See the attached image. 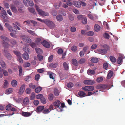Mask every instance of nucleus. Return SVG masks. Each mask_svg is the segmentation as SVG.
<instances>
[{"instance_id":"1","label":"nucleus","mask_w":125,"mask_h":125,"mask_svg":"<svg viewBox=\"0 0 125 125\" xmlns=\"http://www.w3.org/2000/svg\"><path fill=\"white\" fill-rule=\"evenodd\" d=\"M35 7L36 10L38 12V13L40 15L43 17L45 16H48L49 15V14L48 12H45L42 10L40 9L39 7L37 5H35Z\"/></svg>"},{"instance_id":"2","label":"nucleus","mask_w":125,"mask_h":125,"mask_svg":"<svg viewBox=\"0 0 125 125\" xmlns=\"http://www.w3.org/2000/svg\"><path fill=\"white\" fill-rule=\"evenodd\" d=\"M44 22L50 29H52L55 27L54 24L51 21L46 20L44 21Z\"/></svg>"},{"instance_id":"3","label":"nucleus","mask_w":125,"mask_h":125,"mask_svg":"<svg viewBox=\"0 0 125 125\" xmlns=\"http://www.w3.org/2000/svg\"><path fill=\"white\" fill-rule=\"evenodd\" d=\"M0 15L1 17L4 19L3 21L4 22H7L8 21V17L7 16L6 11L4 10L2 11L0 13Z\"/></svg>"},{"instance_id":"4","label":"nucleus","mask_w":125,"mask_h":125,"mask_svg":"<svg viewBox=\"0 0 125 125\" xmlns=\"http://www.w3.org/2000/svg\"><path fill=\"white\" fill-rule=\"evenodd\" d=\"M82 89L83 90L87 92L91 91L94 90V87L92 86H85L82 87Z\"/></svg>"},{"instance_id":"5","label":"nucleus","mask_w":125,"mask_h":125,"mask_svg":"<svg viewBox=\"0 0 125 125\" xmlns=\"http://www.w3.org/2000/svg\"><path fill=\"white\" fill-rule=\"evenodd\" d=\"M7 45L8 43L6 42H3V46L4 47V54L5 56L7 57L8 56V48Z\"/></svg>"},{"instance_id":"6","label":"nucleus","mask_w":125,"mask_h":125,"mask_svg":"<svg viewBox=\"0 0 125 125\" xmlns=\"http://www.w3.org/2000/svg\"><path fill=\"white\" fill-rule=\"evenodd\" d=\"M41 44L44 47L47 48H49L50 47V45L49 43L45 40H43L41 42Z\"/></svg>"},{"instance_id":"7","label":"nucleus","mask_w":125,"mask_h":125,"mask_svg":"<svg viewBox=\"0 0 125 125\" xmlns=\"http://www.w3.org/2000/svg\"><path fill=\"white\" fill-rule=\"evenodd\" d=\"M97 88L100 90L106 89H108L107 88V86L106 85L100 84L97 85L96 86Z\"/></svg>"},{"instance_id":"8","label":"nucleus","mask_w":125,"mask_h":125,"mask_svg":"<svg viewBox=\"0 0 125 125\" xmlns=\"http://www.w3.org/2000/svg\"><path fill=\"white\" fill-rule=\"evenodd\" d=\"M44 108V106H41L38 107L36 109L35 111L38 113H40L41 112H42Z\"/></svg>"},{"instance_id":"9","label":"nucleus","mask_w":125,"mask_h":125,"mask_svg":"<svg viewBox=\"0 0 125 125\" xmlns=\"http://www.w3.org/2000/svg\"><path fill=\"white\" fill-rule=\"evenodd\" d=\"M32 112H28L23 111L21 113V115L23 116L27 117L30 116L32 114Z\"/></svg>"},{"instance_id":"10","label":"nucleus","mask_w":125,"mask_h":125,"mask_svg":"<svg viewBox=\"0 0 125 125\" xmlns=\"http://www.w3.org/2000/svg\"><path fill=\"white\" fill-rule=\"evenodd\" d=\"M83 83L86 84L92 85L94 83V82L92 80H85L83 81Z\"/></svg>"},{"instance_id":"11","label":"nucleus","mask_w":125,"mask_h":125,"mask_svg":"<svg viewBox=\"0 0 125 125\" xmlns=\"http://www.w3.org/2000/svg\"><path fill=\"white\" fill-rule=\"evenodd\" d=\"M61 102L59 100L55 101L53 103V105L56 108H59L61 104Z\"/></svg>"},{"instance_id":"12","label":"nucleus","mask_w":125,"mask_h":125,"mask_svg":"<svg viewBox=\"0 0 125 125\" xmlns=\"http://www.w3.org/2000/svg\"><path fill=\"white\" fill-rule=\"evenodd\" d=\"M12 104H8V115H12L15 114L14 112H12L11 113L10 110L12 107Z\"/></svg>"},{"instance_id":"13","label":"nucleus","mask_w":125,"mask_h":125,"mask_svg":"<svg viewBox=\"0 0 125 125\" xmlns=\"http://www.w3.org/2000/svg\"><path fill=\"white\" fill-rule=\"evenodd\" d=\"M78 94L80 97H83L87 96L86 94L83 91H79L78 93Z\"/></svg>"},{"instance_id":"14","label":"nucleus","mask_w":125,"mask_h":125,"mask_svg":"<svg viewBox=\"0 0 125 125\" xmlns=\"http://www.w3.org/2000/svg\"><path fill=\"white\" fill-rule=\"evenodd\" d=\"M73 5L76 7L80 8L81 5V2L78 1H74L73 2Z\"/></svg>"},{"instance_id":"15","label":"nucleus","mask_w":125,"mask_h":125,"mask_svg":"<svg viewBox=\"0 0 125 125\" xmlns=\"http://www.w3.org/2000/svg\"><path fill=\"white\" fill-rule=\"evenodd\" d=\"M25 89V85H22L20 87L19 93L20 94H21L24 91Z\"/></svg>"},{"instance_id":"16","label":"nucleus","mask_w":125,"mask_h":125,"mask_svg":"<svg viewBox=\"0 0 125 125\" xmlns=\"http://www.w3.org/2000/svg\"><path fill=\"white\" fill-rule=\"evenodd\" d=\"M22 58L25 60H28L29 58V56L28 53L25 52L22 54Z\"/></svg>"},{"instance_id":"17","label":"nucleus","mask_w":125,"mask_h":125,"mask_svg":"<svg viewBox=\"0 0 125 125\" xmlns=\"http://www.w3.org/2000/svg\"><path fill=\"white\" fill-rule=\"evenodd\" d=\"M113 72L111 70L109 71L108 72L107 78V79H109L110 78L113 76Z\"/></svg>"},{"instance_id":"18","label":"nucleus","mask_w":125,"mask_h":125,"mask_svg":"<svg viewBox=\"0 0 125 125\" xmlns=\"http://www.w3.org/2000/svg\"><path fill=\"white\" fill-rule=\"evenodd\" d=\"M95 71L93 70H89L87 71V73L89 75H94L95 73Z\"/></svg>"},{"instance_id":"19","label":"nucleus","mask_w":125,"mask_h":125,"mask_svg":"<svg viewBox=\"0 0 125 125\" xmlns=\"http://www.w3.org/2000/svg\"><path fill=\"white\" fill-rule=\"evenodd\" d=\"M94 30L96 31H98L100 30V26L97 24H96L94 25Z\"/></svg>"},{"instance_id":"20","label":"nucleus","mask_w":125,"mask_h":125,"mask_svg":"<svg viewBox=\"0 0 125 125\" xmlns=\"http://www.w3.org/2000/svg\"><path fill=\"white\" fill-rule=\"evenodd\" d=\"M91 62L93 63H97L98 61V59L95 57H92L90 60Z\"/></svg>"},{"instance_id":"21","label":"nucleus","mask_w":125,"mask_h":125,"mask_svg":"<svg viewBox=\"0 0 125 125\" xmlns=\"http://www.w3.org/2000/svg\"><path fill=\"white\" fill-rule=\"evenodd\" d=\"M109 58L110 60L112 63H115L116 61V59L113 56H110Z\"/></svg>"},{"instance_id":"22","label":"nucleus","mask_w":125,"mask_h":125,"mask_svg":"<svg viewBox=\"0 0 125 125\" xmlns=\"http://www.w3.org/2000/svg\"><path fill=\"white\" fill-rule=\"evenodd\" d=\"M29 103V100L28 97L25 98L23 100V104L25 105L28 104Z\"/></svg>"},{"instance_id":"23","label":"nucleus","mask_w":125,"mask_h":125,"mask_svg":"<svg viewBox=\"0 0 125 125\" xmlns=\"http://www.w3.org/2000/svg\"><path fill=\"white\" fill-rule=\"evenodd\" d=\"M17 81L15 80H12L11 82V85L13 87H16L17 85Z\"/></svg>"},{"instance_id":"24","label":"nucleus","mask_w":125,"mask_h":125,"mask_svg":"<svg viewBox=\"0 0 125 125\" xmlns=\"http://www.w3.org/2000/svg\"><path fill=\"white\" fill-rule=\"evenodd\" d=\"M56 19L57 20L59 21H62L63 20V18L61 15H57L56 17Z\"/></svg>"},{"instance_id":"25","label":"nucleus","mask_w":125,"mask_h":125,"mask_svg":"<svg viewBox=\"0 0 125 125\" xmlns=\"http://www.w3.org/2000/svg\"><path fill=\"white\" fill-rule=\"evenodd\" d=\"M28 10L29 11L32 13H33L35 14H36V12L35 11V9L33 8L30 7L28 8Z\"/></svg>"},{"instance_id":"26","label":"nucleus","mask_w":125,"mask_h":125,"mask_svg":"<svg viewBox=\"0 0 125 125\" xmlns=\"http://www.w3.org/2000/svg\"><path fill=\"white\" fill-rule=\"evenodd\" d=\"M23 40L24 41L28 43H31V39L28 37H25L24 39H23Z\"/></svg>"},{"instance_id":"27","label":"nucleus","mask_w":125,"mask_h":125,"mask_svg":"<svg viewBox=\"0 0 125 125\" xmlns=\"http://www.w3.org/2000/svg\"><path fill=\"white\" fill-rule=\"evenodd\" d=\"M49 66L51 68H55L57 67V63H51L49 64Z\"/></svg>"},{"instance_id":"28","label":"nucleus","mask_w":125,"mask_h":125,"mask_svg":"<svg viewBox=\"0 0 125 125\" xmlns=\"http://www.w3.org/2000/svg\"><path fill=\"white\" fill-rule=\"evenodd\" d=\"M0 64L1 67L4 69L6 68V65L5 62L1 60L0 61Z\"/></svg>"},{"instance_id":"29","label":"nucleus","mask_w":125,"mask_h":125,"mask_svg":"<svg viewBox=\"0 0 125 125\" xmlns=\"http://www.w3.org/2000/svg\"><path fill=\"white\" fill-rule=\"evenodd\" d=\"M123 61L122 58L121 57H118L117 59V62L119 64H121L122 62Z\"/></svg>"},{"instance_id":"30","label":"nucleus","mask_w":125,"mask_h":125,"mask_svg":"<svg viewBox=\"0 0 125 125\" xmlns=\"http://www.w3.org/2000/svg\"><path fill=\"white\" fill-rule=\"evenodd\" d=\"M72 64L75 66L78 65V62L77 60L74 59H73L72 60Z\"/></svg>"},{"instance_id":"31","label":"nucleus","mask_w":125,"mask_h":125,"mask_svg":"<svg viewBox=\"0 0 125 125\" xmlns=\"http://www.w3.org/2000/svg\"><path fill=\"white\" fill-rule=\"evenodd\" d=\"M98 92V90H97L95 91L93 93H92V92H89L88 93L87 95V96L91 95L94 94H95V95H97V92Z\"/></svg>"},{"instance_id":"32","label":"nucleus","mask_w":125,"mask_h":125,"mask_svg":"<svg viewBox=\"0 0 125 125\" xmlns=\"http://www.w3.org/2000/svg\"><path fill=\"white\" fill-rule=\"evenodd\" d=\"M86 61V60L85 58H83L81 59L78 61L79 63L82 64L84 63Z\"/></svg>"},{"instance_id":"33","label":"nucleus","mask_w":125,"mask_h":125,"mask_svg":"<svg viewBox=\"0 0 125 125\" xmlns=\"http://www.w3.org/2000/svg\"><path fill=\"white\" fill-rule=\"evenodd\" d=\"M64 68L65 70H67L69 69V66L67 63L65 62H64L63 64Z\"/></svg>"},{"instance_id":"34","label":"nucleus","mask_w":125,"mask_h":125,"mask_svg":"<svg viewBox=\"0 0 125 125\" xmlns=\"http://www.w3.org/2000/svg\"><path fill=\"white\" fill-rule=\"evenodd\" d=\"M11 9L12 11L14 12H17V10L16 8L13 5H11Z\"/></svg>"},{"instance_id":"35","label":"nucleus","mask_w":125,"mask_h":125,"mask_svg":"<svg viewBox=\"0 0 125 125\" xmlns=\"http://www.w3.org/2000/svg\"><path fill=\"white\" fill-rule=\"evenodd\" d=\"M50 111L49 109L47 108H44L43 110L42 111V113L44 114H47L49 113Z\"/></svg>"},{"instance_id":"36","label":"nucleus","mask_w":125,"mask_h":125,"mask_svg":"<svg viewBox=\"0 0 125 125\" xmlns=\"http://www.w3.org/2000/svg\"><path fill=\"white\" fill-rule=\"evenodd\" d=\"M61 2H60L56 3L55 5V8L57 9H58L60 7L61 5Z\"/></svg>"},{"instance_id":"37","label":"nucleus","mask_w":125,"mask_h":125,"mask_svg":"<svg viewBox=\"0 0 125 125\" xmlns=\"http://www.w3.org/2000/svg\"><path fill=\"white\" fill-rule=\"evenodd\" d=\"M48 97L50 101L52 100L53 99V94H50L48 95Z\"/></svg>"},{"instance_id":"38","label":"nucleus","mask_w":125,"mask_h":125,"mask_svg":"<svg viewBox=\"0 0 125 125\" xmlns=\"http://www.w3.org/2000/svg\"><path fill=\"white\" fill-rule=\"evenodd\" d=\"M18 68L19 70V75L20 76H21L22 73V68L21 66H19Z\"/></svg>"},{"instance_id":"39","label":"nucleus","mask_w":125,"mask_h":125,"mask_svg":"<svg viewBox=\"0 0 125 125\" xmlns=\"http://www.w3.org/2000/svg\"><path fill=\"white\" fill-rule=\"evenodd\" d=\"M36 52L38 53H42V50L39 48H36L35 49Z\"/></svg>"},{"instance_id":"40","label":"nucleus","mask_w":125,"mask_h":125,"mask_svg":"<svg viewBox=\"0 0 125 125\" xmlns=\"http://www.w3.org/2000/svg\"><path fill=\"white\" fill-rule=\"evenodd\" d=\"M41 41V39L39 38H37L36 40L35 41V43L37 45H39L40 44V42Z\"/></svg>"},{"instance_id":"41","label":"nucleus","mask_w":125,"mask_h":125,"mask_svg":"<svg viewBox=\"0 0 125 125\" xmlns=\"http://www.w3.org/2000/svg\"><path fill=\"white\" fill-rule=\"evenodd\" d=\"M13 52L17 56V58L21 56V54L19 52L16 51H14Z\"/></svg>"},{"instance_id":"42","label":"nucleus","mask_w":125,"mask_h":125,"mask_svg":"<svg viewBox=\"0 0 125 125\" xmlns=\"http://www.w3.org/2000/svg\"><path fill=\"white\" fill-rule=\"evenodd\" d=\"M13 32H11L10 33V36L12 37H14L15 36V34H16V32L17 31L16 29H15V30L12 31Z\"/></svg>"},{"instance_id":"43","label":"nucleus","mask_w":125,"mask_h":125,"mask_svg":"<svg viewBox=\"0 0 125 125\" xmlns=\"http://www.w3.org/2000/svg\"><path fill=\"white\" fill-rule=\"evenodd\" d=\"M42 88L40 87H37L35 89V92L36 93H38L40 92L42 90Z\"/></svg>"},{"instance_id":"44","label":"nucleus","mask_w":125,"mask_h":125,"mask_svg":"<svg viewBox=\"0 0 125 125\" xmlns=\"http://www.w3.org/2000/svg\"><path fill=\"white\" fill-rule=\"evenodd\" d=\"M94 34V32L92 31H90L86 33V34L87 36H93Z\"/></svg>"},{"instance_id":"45","label":"nucleus","mask_w":125,"mask_h":125,"mask_svg":"<svg viewBox=\"0 0 125 125\" xmlns=\"http://www.w3.org/2000/svg\"><path fill=\"white\" fill-rule=\"evenodd\" d=\"M55 74L52 72H51L49 74V77L50 78L54 80L55 78L54 77L55 76Z\"/></svg>"},{"instance_id":"46","label":"nucleus","mask_w":125,"mask_h":125,"mask_svg":"<svg viewBox=\"0 0 125 125\" xmlns=\"http://www.w3.org/2000/svg\"><path fill=\"white\" fill-rule=\"evenodd\" d=\"M73 84L72 83L69 82L67 84V86L69 88H71L73 86Z\"/></svg>"},{"instance_id":"47","label":"nucleus","mask_w":125,"mask_h":125,"mask_svg":"<svg viewBox=\"0 0 125 125\" xmlns=\"http://www.w3.org/2000/svg\"><path fill=\"white\" fill-rule=\"evenodd\" d=\"M27 31L29 33L33 36H34L36 35V34L34 31L29 30H28Z\"/></svg>"},{"instance_id":"48","label":"nucleus","mask_w":125,"mask_h":125,"mask_svg":"<svg viewBox=\"0 0 125 125\" xmlns=\"http://www.w3.org/2000/svg\"><path fill=\"white\" fill-rule=\"evenodd\" d=\"M36 97L37 99H41L43 97V95L42 94H39L36 95Z\"/></svg>"},{"instance_id":"49","label":"nucleus","mask_w":125,"mask_h":125,"mask_svg":"<svg viewBox=\"0 0 125 125\" xmlns=\"http://www.w3.org/2000/svg\"><path fill=\"white\" fill-rule=\"evenodd\" d=\"M71 49L73 51L75 52L77 50V47L76 46L74 45L72 46L71 47Z\"/></svg>"},{"instance_id":"50","label":"nucleus","mask_w":125,"mask_h":125,"mask_svg":"<svg viewBox=\"0 0 125 125\" xmlns=\"http://www.w3.org/2000/svg\"><path fill=\"white\" fill-rule=\"evenodd\" d=\"M82 23L83 24H86L87 23V19L86 17L82 19Z\"/></svg>"},{"instance_id":"51","label":"nucleus","mask_w":125,"mask_h":125,"mask_svg":"<svg viewBox=\"0 0 125 125\" xmlns=\"http://www.w3.org/2000/svg\"><path fill=\"white\" fill-rule=\"evenodd\" d=\"M38 58L40 61H42L43 59V57L42 56L38 54L37 55Z\"/></svg>"},{"instance_id":"52","label":"nucleus","mask_w":125,"mask_h":125,"mask_svg":"<svg viewBox=\"0 0 125 125\" xmlns=\"http://www.w3.org/2000/svg\"><path fill=\"white\" fill-rule=\"evenodd\" d=\"M103 37L104 38L107 39H109L110 37L109 35L106 33H105L104 34Z\"/></svg>"},{"instance_id":"53","label":"nucleus","mask_w":125,"mask_h":125,"mask_svg":"<svg viewBox=\"0 0 125 125\" xmlns=\"http://www.w3.org/2000/svg\"><path fill=\"white\" fill-rule=\"evenodd\" d=\"M41 102L43 104H45L46 103V101L45 98L43 97L41 99Z\"/></svg>"},{"instance_id":"54","label":"nucleus","mask_w":125,"mask_h":125,"mask_svg":"<svg viewBox=\"0 0 125 125\" xmlns=\"http://www.w3.org/2000/svg\"><path fill=\"white\" fill-rule=\"evenodd\" d=\"M23 50L25 52H27L29 53L30 52L29 51V49L27 47H25L23 48Z\"/></svg>"},{"instance_id":"55","label":"nucleus","mask_w":125,"mask_h":125,"mask_svg":"<svg viewBox=\"0 0 125 125\" xmlns=\"http://www.w3.org/2000/svg\"><path fill=\"white\" fill-rule=\"evenodd\" d=\"M35 94L34 93H32L31 94L30 98L31 100H32L34 99L35 98Z\"/></svg>"},{"instance_id":"56","label":"nucleus","mask_w":125,"mask_h":125,"mask_svg":"<svg viewBox=\"0 0 125 125\" xmlns=\"http://www.w3.org/2000/svg\"><path fill=\"white\" fill-rule=\"evenodd\" d=\"M54 95L56 96H58L59 94V93L57 89L54 90Z\"/></svg>"},{"instance_id":"57","label":"nucleus","mask_w":125,"mask_h":125,"mask_svg":"<svg viewBox=\"0 0 125 125\" xmlns=\"http://www.w3.org/2000/svg\"><path fill=\"white\" fill-rule=\"evenodd\" d=\"M1 38L5 42L7 40V38L4 36H1Z\"/></svg>"},{"instance_id":"58","label":"nucleus","mask_w":125,"mask_h":125,"mask_svg":"<svg viewBox=\"0 0 125 125\" xmlns=\"http://www.w3.org/2000/svg\"><path fill=\"white\" fill-rule=\"evenodd\" d=\"M17 59L18 61L20 63H23V60L22 59L21 56L18 58Z\"/></svg>"},{"instance_id":"59","label":"nucleus","mask_w":125,"mask_h":125,"mask_svg":"<svg viewBox=\"0 0 125 125\" xmlns=\"http://www.w3.org/2000/svg\"><path fill=\"white\" fill-rule=\"evenodd\" d=\"M5 82L4 84L3 87L4 88H6L7 87L8 85V82L7 80H5Z\"/></svg>"},{"instance_id":"60","label":"nucleus","mask_w":125,"mask_h":125,"mask_svg":"<svg viewBox=\"0 0 125 125\" xmlns=\"http://www.w3.org/2000/svg\"><path fill=\"white\" fill-rule=\"evenodd\" d=\"M103 80V79L102 77H100L98 78L96 80L97 82L100 83Z\"/></svg>"},{"instance_id":"61","label":"nucleus","mask_w":125,"mask_h":125,"mask_svg":"<svg viewBox=\"0 0 125 125\" xmlns=\"http://www.w3.org/2000/svg\"><path fill=\"white\" fill-rule=\"evenodd\" d=\"M29 87L30 88H32L33 89H34L35 88L36 86L35 85H34L32 83H31L29 85Z\"/></svg>"},{"instance_id":"62","label":"nucleus","mask_w":125,"mask_h":125,"mask_svg":"<svg viewBox=\"0 0 125 125\" xmlns=\"http://www.w3.org/2000/svg\"><path fill=\"white\" fill-rule=\"evenodd\" d=\"M108 63L107 62L104 63L103 67L104 69H106L107 68L108 66Z\"/></svg>"},{"instance_id":"63","label":"nucleus","mask_w":125,"mask_h":125,"mask_svg":"<svg viewBox=\"0 0 125 125\" xmlns=\"http://www.w3.org/2000/svg\"><path fill=\"white\" fill-rule=\"evenodd\" d=\"M26 94H29L31 92V89L29 88H27L26 90Z\"/></svg>"},{"instance_id":"64","label":"nucleus","mask_w":125,"mask_h":125,"mask_svg":"<svg viewBox=\"0 0 125 125\" xmlns=\"http://www.w3.org/2000/svg\"><path fill=\"white\" fill-rule=\"evenodd\" d=\"M4 5L5 6L6 8L7 9L8 8V2L7 1H3Z\"/></svg>"}]
</instances>
